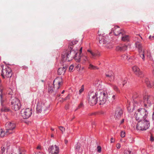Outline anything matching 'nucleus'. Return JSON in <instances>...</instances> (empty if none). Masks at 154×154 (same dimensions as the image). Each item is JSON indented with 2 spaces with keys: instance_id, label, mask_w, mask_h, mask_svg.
<instances>
[{
  "instance_id": "1",
  "label": "nucleus",
  "mask_w": 154,
  "mask_h": 154,
  "mask_svg": "<svg viewBox=\"0 0 154 154\" xmlns=\"http://www.w3.org/2000/svg\"><path fill=\"white\" fill-rule=\"evenodd\" d=\"M0 73L3 78L11 77L12 75L11 70L6 65H0Z\"/></svg>"
},
{
  "instance_id": "2",
  "label": "nucleus",
  "mask_w": 154,
  "mask_h": 154,
  "mask_svg": "<svg viewBox=\"0 0 154 154\" xmlns=\"http://www.w3.org/2000/svg\"><path fill=\"white\" fill-rule=\"evenodd\" d=\"M136 46L138 49L139 54L140 57L142 59L143 61L145 60V56L149 57L150 56L149 52L148 51L145 50L142 48L141 44L137 42L136 43Z\"/></svg>"
},
{
  "instance_id": "3",
  "label": "nucleus",
  "mask_w": 154,
  "mask_h": 154,
  "mask_svg": "<svg viewBox=\"0 0 154 154\" xmlns=\"http://www.w3.org/2000/svg\"><path fill=\"white\" fill-rule=\"evenodd\" d=\"M136 126L137 129L139 130H146L150 126V122L147 119L138 120Z\"/></svg>"
},
{
  "instance_id": "4",
  "label": "nucleus",
  "mask_w": 154,
  "mask_h": 154,
  "mask_svg": "<svg viewBox=\"0 0 154 154\" xmlns=\"http://www.w3.org/2000/svg\"><path fill=\"white\" fill-rule=\"evenodd\" d=\"M148 114L147 110L145 109H139L135 113V118L137 121L146 119Z\"/></svg>"
},
{
  "instance_id": "5",
  "label": "nucleus",
  "mask_w": 154,
  "mask_h": 154,
  "mask_svg": "<svg viewBox=\"0 0 154 154\" xmlns=\"http://www.w3.org/2000/svg\"><path fill=\"white\" fill-rule=\"evenodd\" d=\"M75 52L73 50L68 51L62 54V60L63 61H69L74 58Z\"/></svg>"
},
{
  "instance_id": "6",
  "label": "nucleus",
  "mask_w": 154,
  "mask_h": 154,
  "mask_svg": "<svg viewBox=\"0 0 154 154\" xmlns=\"http://www.w3.org/2000/svg\"><path fill=\"white\" fill-rule=\"evenodd\" d=\"M62 79L60 77H58L56 78L53 81V84L54 88L58 89L60 85L62 84ZM54 88L52 86L49 87L48 88V92L52 93L54 91Z\"/></svg>"
},
{
  "instance_id": "7",
  "label": "nucleus",
  "mask_w": 154,
  "mask_h": 154,
  "mask_svg": "<svg viewBox=\"0 0 154 154\" xmlns=\"http://www.w3.org/2000/svg\"><path fill=\"white\" fill-rule=\"evenodd\" d=\"M97 92L94 91L89 93L88 102L91 105H95L97 102Z\"/></svg>"
},
{
  "instance_id": "8",
  "label": "nucleus",
  "mask_w": 154,
  "mask_h": 154,
  "mask_svg": "<svg viewBox=\"0 0 154 154\" xmlns=\"http://www.w3.org/2000/svg\"><path fill=\"white\" fill-rule=\"evenodd\" d=\"M144 106L148 107L153 105L154 107V97L152 96H145L143 98Z\"/></svg>"
},
{
  "instance_id": "9",
  "label": "nucleus",
  "mask_w": 154,
  "mask_h": 154,
  "mask_svg": "<svg viewBox=\"0 0 154 154\" xmlns=\"http://www.w3.org/2000/svg\"><path fill=\"white\" fill-rule=\"evenodd\" d=\"M6 131L5 134H8L13 133L12 131L16 128L15 124L13 122H8L5 125Z\"/></svg>"
},
{
  "instance_id": "10",
  "label": "nucleus",
  "mask_w": 154,
  "mask_h": 154,
  "mask_svg": "<svg viewBox=\"0 0 154 154\" xmlns=\"http://www.w3.org/2000/svg\"><path fill=\"white\" fill-rule=\"evenodd\" d=\"M49 106H46L45 103L42 101L38 102L36 106V111L40 113L42 111H45L48 109Z\"/></svg>"
},
{
  "instance_id": "11",
  "label": "nucleus",
  "mask_w": 154,
  "mask_h": 154,
  "mask_svg": "<svg viewBox=\"0 0 154 154\" xmlns=\"http://www.w3.org/2000/svg\"><path fill=\"white\" fill-rule=\"evenodd\" d=\"M12 105V109L15 111L18 110L20 108L21 105L20 100L17 98H14L11 102Z\"/></svg>"
},
{
  "instance_id": "12",
  "label": "nucleus",
  "mask_w": 154,
  "mask_h": 154,
  "mask_svg": "<svg viewBox=\"0 0 154 154\" xmlns=\"http://www.w3.org/2000/svg\"><path fill=\"white\" fill-rule=\"evenodd\" d=\"M21 113L23 119H27L31 116L32 114V109L29 108L23 109L21 111Z\"/></svg>"
},
{
  "instance_id": "13",
  "label": "nucleus",
  "mask_w": 154,
  "mask_h": 154,
  "mask_svg": "<svg viewBox=\"0 0 154 154\" xmlns=\"http://www.w3.org/2000/svg\"><path fill=\"white\" fill-rule=\"evenodd\" d=\"M107 97V94L104 92L100 93L99 96L97 97L98 101L100 105L103 104L106 102Z\"/></svg>"
},
{
  "instance_id": "14",
  "label": "nucleus",
  "mask_w": 154,
  "mask_h": 154,
  "mask_svg": "<svg viewBox=\"0 0 154 154\" xmlns=\"http://www.w3.org/2000/svg\"><path fill=\"white\" fill-rule=\"evenodd\" d=\"M112 32H113L115 35H121L124 31L121 29L118 26H115L112 29Z\"/></svg>"
},
{
  "instance_id": "15",
  "label": "nucleus",
  "mask_w": 154,
  "mask_h": 154,
  "mask_svg": "<svg viewBox=\"0 0 154 154\" xmlns=\"http://www.w3.org/2000/svg\"><path fill=\"white\" fill-rule=\"evenodd\" d=\"M99 42L102 46H105L106 44L109 41L108 37L106 36L99 35L98 37Z\"/></svg>"
},
{
  "instance_id": "16",
  "label": "nucleus",
  "mask_w": 154,
  "mask_h": 154,
  "mask_svg": "<svg viewBox=\"0 0 154 154\" xmlns=\"http://www.w3.org/2000/svg\"><path fill=\"white\" fill-rule=\"evenodd\" d=\"M48 151L51 154H58L59 149L58 147L56 145H52L50 146Z\"/></svg>"
},
{
  "instance_id": "17",
  "label": "nucleus",
  "mask_w": 154,
  "mask_h": 154,
  "mask_svg": "<svg viewBox=\"0 0 154 154\" xmlns=\"http://www.w3.org/2000/svg\"><path fill=\"white\" fill-rule=\"evenodd\" d=\"M132 70L136 75L141 77H142V72L137 66H133L132 67Z\"/></svg>"
},
{
  "instance_id": "18",
  "label": "nucleus",
  "mask_w": 154,
  "mask_h": 154,
  "mask_svg": "<svg viewBox=\"0 0 154 154\" xmlns=\"http://www.w3.org/2000/svg\"><path fill=\"white\" fill-rule=\"evenodd\" d=\"M122 114V111L120 108H117L116 111L115 117L116 119H119Z\"/></svg>"
},
{
  "instance_id": "19",
  "label": "nucleus",
  "mask_w": 154,
  "mask_h": 154,
  "mask_svg": "<svg viewBox=\"0 0 154 154\" xmlns=\"http://www.w3.org/2000/svg\"><path fill=\"white\" fill-rule=\"evenodd\" d=\"M106 75L108 79L110 82L112 81L114 79V75L112 72L109 71L106 74Z\"/></svg>"
},
{
  "instance_id": "20",
  "label": "nucleus",
  "mask_w": 154,
  "mask_h": 154,
  "mask_svg": "<svg viewBox=\"0 0 154 154\" xmlns=\"http://www.w3.org/2000/svg\"><path fill=\"white\" fill-rule=\"evenodd\" d=\"M88 51L91 54V57L92 58L95 59L96 57H99L100 56V54L99 53L94 52L91 50H88Z\"/></svg>"
},
{
  "instance_id": "21",
  "label": "nucleus",
  "mask_w": 154,
  "mask_h": 154,
  "mask_svg": "<svg viewBox=\"0 0 154 154\" xmlns=\"http://www.w3.org/2000/svg\"><path fill=\"white\" fill-rule=\"evenodd\" d=\"M125 32L122 33L121 36L122 37V40L124 41H128L129 39V35L125 34Z\"/></svg>"
},
{
  "instance_id": "22",
  "label": "nucleus",
  "mask_w": 154,
  "mask_h": 154,
  "mask_svg": "<svg viewBox=\"0 0 154 154\" xmlns=\"http://www.w3.org/2000/svg\"><path fill=\"white\" fill-rule=\"evenodd\" d=\"M67 67V66H63V67L60 68L58 70V73L59 75H60L64 73Z\"/></svg>"
},
{
  "instance_id": "23",
  "label": "nucleus",
  "mask_w": 154,
  "mask_h": 154,
  "mask_svg": "<svg viewBox=\"0 0 154 154\" xmlns=\"http://www.w3.org/2000/svg\"><path fill=\"white\" fill-rule=\"evenodd\" d=\"M3 88V87L1 83V80L0 79V92H1V94H0V97L2 103L3 101L2 100V94Z\"/></svg>"
},
{
  "instance_id": "24",
  "label": "nucleus",
  "mask_w": 154,
  "mask_h": 154,
  "mask_svg": "<svg viewBox=\"0 0 154 154\" xmlns=\"http://www.w3.org/2000/svg\"><path fill=\"white\" fill-rule=\"evenodd\" d=\"M79 54H78L77 53H75V54L74 57L76 60V61L78 62H79L80 61L81 57V56L79 55Z\"/></svg>"
},
{
  "instance_id": "25",
  "label": "nucleus",
  "mask_w": 154,
  "mask_h": 154,
  "mask_svg": "<svg viewBox=\"0 0 154 154\" xmlns=\"http://www.w3.org/2000/svg\"><path fill=\"white\" fill-rule=\"evenodd\" d=\"M145 81L148 87L149 88H151L152 87V85L150 83V82L149 79L147 78L146 79H145Z\"/></svg>"
},
{
  "instance_id": "26",
  "label": "nucleus",
  "mask_w": 154,
  "mask_h": 154,
  "mask_svg": "<svg viewBox=\"0 0 154 154\" xmlns=\"http://www.w3.org/2000/svg\"><path fill=\"white\" fill-rule=\"evenodd\" d=\"M101 81L98 79H97L94 82V85L97 87H99L101 84Z\"/></svg>"
},
{
  "instance_id": "27",
  "label": "nucleus",
  "mask_w": 154,
  "mask_h": 154,
  "mask_svg": "<svg viewBox=\"0 0 154 154\" xmlns=\"http://www.w3.org/2000/svg\"><path fill=\"white\" fill-rule=\"evenodd\" d=\"M88 69L91 70H95L98 69V68L97 66L90 64L89 66Z\"/></svg>"
},
{
  "instance_id": "28",
  "label": "nucleus",
  "mask_w": 154,
  "mask_h": 154,
  "mask_svg": "<svg viewBox=\"0 0 154 154\" xmlns=\"http://www.w3.org/2000/svg\"><path fill=\"white\" fill-rule=\"evenodd\" d=\"M106 46H103V47L108 48V49H110L111 48H112V45L109 42V41H108V42H107L106 44H105Z\"/></svg>"
},
{
  "instance_id": "29",
  "label": "nucleus",
  "mask_w": 154,
  "mask_h": 154,
  "mask_svg": "<svg viewBox=\"0 0 154 154\" xmlns=\"http://www.w3.org/2000/svg\"><path fill=\"white\" fill-rule=\"evenodd\" d=\"M5 135V133L3 131V130L1 129L0 130V136L1 137H4Z\"/></svg>"
},
{
  "instance_id": "30",
  "label": "nucleus",
  "mask_w": 154,
  "mask_h": 154,
  "mask_svg": "<svg viewBox=\"0 0 154 154\" xmlns=\"http://www.w3.org/2000/svg\"><path fill=\"white\" fill-rule=\"evenodd\" d=\"M122 57L124 60H128L130 59V58L128 57V56L126 54H123L122 55Z\"/></svg>"
},
{
  "instance_id": "31",
  "label": "nucleus",
  "mask_w": 154,
  "mask_h": 154,
  "mask_svg": "<svg viewBox=\"0 0 154 154\" xmlns=\"http://www.w3.org/2000/svg\"><path fill=\"white\" fill-rule=\"evenodd\" d=\"M59 129L62 131V133L65 131V128L62 126H60L58 127Z\"/></svg>"
},
{
  "instance_id": "32",
  "label": "nucleus",
  "mask_w": 154,
  "mask_h": 154,
  "mask_svg": "<svg viewBox=\"0 0 154 154\" xmlns=\"http://www.w3.org/2000/svg\"><path fill=\"white\" fill-rule=\"evenodd\" d=\"M116 50L118 51H122V47L117 46L116 48Z\"/></svg>"
},
{
  "instance_id": "33",
  "label": "nucleus",
  "mask_w": 154,
  "mask_h": 154,
  "mask_svg": "<svg viewBox=\"0 0 154 154\" xmlns=\"http://www.w3.org/2000/svg\"><path fill=\"white\" fill-rule=\"evenodd\" d=\"M124 154H132L131 151L128 150H125L124 152Z\"/></svg>"
},
{
  "instance_id": "34",
  "label": "nucleus",
  "mask_w": 154,
  "mask_h": 154,
  "mask_svg": "<svg viewBox=\"0 0 154 154\" xmlns=\"http://www.w3.org/2000/svg\"><path fill=\"white\" fill-rule=\"evenodd\" d=\"M127 81V79L125 78L123 79V82H122L123 86H124L125 84L126 83Z\"/></svg>"
},
{
  "instance_id": "35",
  "label": "nucleus",
  "mask_w": 154,
  "mask_h": 154,
  "mask_svg": "<svg viewBox=\"0 0 154 154\" xmlns=\"http://www.w3.org/2000/svg\"><path fill=\"white\" fill-rule=\"evenodd\" d=\"M1 150L0 151V154H2L5 151V148L4 147H1Z\"/></svg>"
},
{
  "instance_id": "36",
  "label": "nucleus",
  "mask_w": 154,
  "mask_h": 154,
  "mask_svg": "<svg viewBox=\"0 0 154 154\" xmlns=\"http://www.w3.org/2000/svg\"><path fill=\"white\" fill-rule=\"evenodd\" d=\"M125 133L123 131H122L121 133V136L122 137H124L125 136Z\"/></svg>"
},
{
  "instance_id": "37",
  "label": "nucleus",
  "mask_w": 154,
  "mask_h": 154,
  "mask_svg": "<svg viewBox=\"0 0 154 154\" xmlns=\"http://www.w3.org/2000/svg\"><path fill=\"white\" fill-rule=\"evenodd\" d=\"M80 147V145L79 144H77L75 146V149L77 151H79Z\"/></svg>"
},
{
  "instance_id": "38",
  "label": "nucleus",
  "mask_w": 154,
  "mask_h": 154,
  "mask_svg": "<svg viewBox=\"0 0 154 154\" xmlns=\"http://www.w3.org/2000/svg\"><path fill=\"white\" fill-rule=\"evenodd\" d=\"M128 46L126 45H124L122 46V51H125L127 49Z\"/></svg>"
},
{
  "instance_id": "39",
  "label": "nucleus",
  "mask_w": 154,
  "mask_h": 154,
  "mask_svg": "<svg viewBox=\"0 0 154 154\" xmlns=\"http://www.w3.org/2000/svg\"><path fill=\"white\" fill-rule=\"evenodd\" d=\"M84 90V86L82 85V86L81 88L79 90V94H80Z\"/></svg>"
},
{
  "instance_id": "40",
  "label": "nucleus",
  "mask_w": 154,
  "mask_h": 154,
  "mask_svg": "<svg viewBox=\"0 0 154 154\" xmlns=\"http://www.w3.org/2000/svg\"><path fill=\"white\" fill-rule=\"evenodd\" d=\"M97 151L99 152H101V147L100 146H98L97 148Z\"/></svg>"
},
{
  "instance_id": "41",
  "label": "nucleus",
  "mask_w": 154,
  "mask_h": 154,
  "mask_svg": "<svg viewBox=\"0 0 154 154\" xmlns=\"http://www.w3.org/2000/svg\"><path fill=\"white\" fill-rule=\"evenodd\" d=\"M74 68V66L72 65H71L69 67V70L70 72L72 71Z\"/></svg>"
},
{
  "instance_id": "42",
  "label": "nucleus",
  "mask_w": 154,
  "mask_h": 154,
  "mask_svg": "<svg viewBox=\"0 0 154 154\" xmlns=\"http://www.w3.org/2000/svg\"><path fill=\"white\" fill-rule=\"evenodd\" d=\"M77 42V41H73L70 43V45L71 46L74 45L75 44H76Z\"/></svg>"
},
{
  "instance_id": "43",
  "label": "nucleus",
  "mask_w": 154,
  "mask_h": 154,
  "mask_svg": "<svg viewBox=\"0 0 154 154\" xmlns=\"http://www.w3.org/2000/svg\"><path fill=\"white\" fill-rule=\"evenodd\" d=\"M83 106V103H81L78 106V108L75 110V111H76L78 109L81 108V107L82 106Z\"/></svg>"
},
{
  "instance_id": "44",
  "label": "nucleus",
  "mask_w": 154,
  "mask_h": 154,
  "mask_svg": "<svg viewBox=\"0 0 154 154\" xmlns=\"http://www.w3.org/2000/svg\"><path fill=\"white\" fill-rule=\"evenodd\" d=\"M116 147L118 149H119L121 147V145L119 143H117L116 144Z\"/></svg>"
},
{
  "instance_id": "45",
  "label": "nucleus",
  "mask_w": 154,
  "mask_h": 154,
  "mask_svg": "<svg viewBox=\"0 0 154 154\" xmlns=\"http://www.w3.org/2000/svg\"><path fill=\"white\" fill-rule=\"evenodd\" d=\"M149 38L150 40H152L154 39V36L150 35L149 36Z\"/></svg>"
},
{
  "instance_id": "46",
  "label": "nucleus",
  "mask_w": 154,
  "mask_h": 154,
  "mask_svg": "<svg viewBox=\"0 0 154 154\" xmlns=\"http://www.w3.org/2000/svg\"><path fill=\"white\" fill-rule=\"evenodd\" d=\"M80 65L78 64L76 68L78 70H80Z\"/></svg>"
},
{
  "instance_id": "47",
  "label": "nucleus",
  "mask_w": 154,
  "mask_h": 154,
  "mask_svg": "<svg viewBox=\"0 0 154 154\" xmlns=\"http://www.w3.org/2000/svg\"><path fill=\"white\" fill-rule=\"evenodd\" d=\"M19 154H26L25 152L24 151H20L19 152Z\"/></svg>"
},
{
  "instance_id": "48",
  "label": "nucleus",
  "mask_w": 154,
  "mask_h": 154,
  "mask_svg": "<svg viewBox=\"0 0 154 154\" xmlns=\"http://www.w3.org/2000/svg\"><path fill=\"white\" fill-rule=\"evenodd\" d=\"M70 98V97L69 95H68L64 99V100L69 99Z\"/></svg>"
},
{
  "instance_id": "49",
  "label": "nucleus",
  "mask_w": 154,
  "mask_h": 154,
  "mask_svg": "<svg viewBox=\"0 0 154 154\" xmlns=\"http://www.w3.org/2000/svg\"><path fill=\"white\" fill-rule=\"evenodd\" d=\"M41 146L40 145H38L36 148L38 149H41Z\"/></svg>"
},
{
  "instance_id": "50",
  "label": "nucleus",
  "mask_w": 154,
  "mask_h": 154,
  "mask_svg": "<svg viewBox=\"0 0 154 154\" xmlns=\"http://www.w3.org/2000/svg\"><path fill=\"white\" fill-rule=\"evenodd\" d=\"M115 99V96L114 95H113L112 96V101H113Z\"/></svg>"
},
{
  "instance_id": "51",
  "label": "nucleus",
  "mask_w": 154,
  "mask_h": 154,
  "mask_svg": "<svg viewBox=\"0 0 154 154\" xmlns=\"http://www.w3.org/2000/svg\"><path fill=\"white\" fill-rule=\"evenodd\" d=\"M150 140L151 141H153L154 140V138L153 137L151 136L150 137Z\"/></svg>"
},
{
  "instance_id": "52",
  "label": "nucleus",
  "mask_w": 154,
  "mask_h": 154,
  "mask_svg": "<svg viewBox=\"0 0 154 154\" xmlns=\"http://www.w3.org/2000/svg\"><path fill=\"white\" fill-rule=\"evenodd\" d=\"M113 88H114V89L116 91H117L118 89V88H117V87L116 86H113Z\"/></svg>"
},
{
  "instance_id": "53",
  "label": "nucleus",
  "mask_w": 154,
  "mask_h": 154,
  "mask_svg": "<svg viewBox=\"0 0 154 154\" xmlns=\"http://www.w3.org/2000/svg\"><path fill=\"white\" fill-rule=\"evenodd\" d=\"M152 119L153 121H154V112H153V113L152 114Z\"/></svg>"
},
{
  "instance_id": "54",
  "label": "nucleus",
  "mask_w": 154,
  "mask_h": 154,
  "mask_svg": "<svg viewBox=\"0 0 154 154\" xmlns=\"http://www.w3.org/2000/svg\"><path fill=\"white\" fill-rule=\"evenodd\" d=\"M114 142V140L113 138H112L111 139V143H112Z\"/></svg>"
},
{
  "instance_id": "55",
  "label": "nucleus",
  "mask_w": 154,
  "mask_h": 154,
  "mask_svg": "<svg viewBox=\"0 0 154 154\" xmlns=\"http://www.w3.org/2000/svg\"><path fill=\"white\" fill-rule=\"evenodd\" d=\"M82 48H81L79 50V52H80V54L79 55H80V54L82 52Z\"/></svg>"
},
{
  "instance_id": "56",
  "label": "nucleus",
  "mask_w": 154,
  "mask_h": 154,
  "mask_svg": "<svg viewBox=\"0 0 154 154\" xmlns=\"http://www.w3.org/2000/svg\"><path fill=\"white\" fill-rule=\"evenodd\" d=\"M64 142L66 144L68 142V140L66 139H65L64 140Z\"/></svg>"
},
{
  "instance_id": "57",
  "label": "nucleus",
  "mask_w": 154,
  "mask_h": 154,
  "mask_svg": "<svg viewBox=\"0 0 154 154\" xmlns=\"http://www.w3.org/2000/svg\"><path fill=\"white\" fill-rule=\"evenodd\" d=\"M124 119H122V120L121 121V124H122L124 122Z\"/></svg>"
},
{
  "instance_id": "58",
  "label": "nucleus",
  "mask_w": 154,
  "mask_h": 154,
  "mask_svg": "<svg viewBox=\"0 0 154 154\" xmlns=\"http://www.w3.org/2000/svg\"><path fill=\"white\" fill-rule=\"evenodd\" d=\"M87 58L86 57H85V58L84 59V60L85 61L87 60Z\"/></svg>"
},
{
  "instance_id": "59",
  "label": "nucleus",
  "mask_w": 154,
  "mask_h": 154,
  "mask_svg": "<svg viewBox=\"0 0 154 154\" xmlns=\"http://www.w3.org/2000/svg\"><path fill=\"white\" fill-rule=\"evenodd\" d=\"M37 154H44L43 153H41L40 152H39L38 153H37Z\"/></svg>"
},
{
  "instance_id": "60",
  "label": "nucleus",
  "mask_w": 154,
  "mask_h": 154,
  "mask_svg": "<svg viewBox=\"0 0 154 154\" xmlns=\"http://www.w3.org/2000/svg\"><path fill=\"white\" fill-rule=\"evenodd\" d=\"M51 130H52V131H54V129H53V128H51Z\"/></svg>"
},
{
  "instance_id": "61",
  "label": "nucleus",
  "mask_w": 154,
  "mask_h": 154,
  "mask_svg": "<svg viewBox=\"0 0 154 154\" xmlns=\"http://www.w3.org/2000/svg\"><path fill=\"white\" fill-rule=\"evenodd\" d=\"M64 92H65V91H64V90H63V91H62V92L61 93H62V94H63V93H64Z\"/></svg>"
},
{
  "instance_id": "62",
  "label": "nucleus",
  "mask_w": 154,
  "mask_h": 154,
  "mask_svg": "<svg viewBox=\"0 0 154 154\" xmlns=\"http://www.w3.org/2000/svg\"><path fill=\"white\" fill-rule=\"evenodd\" d=\"M51 137H54V135L53 134H52L51 136Z\"/></svg>"
},
{
  "instance_id": "63",
  "label": "nucleus",
  "mask_w": 154,
  "mask_h": 154,
  "mask_svg": "<svg viewBox=\"0 0 154 154\" xmlns=\"http://www.w3.org/2000/svg\"><path fill=\"white\" fill-rule=\"evenodd\" d=\"M154 86V81L152 82V86Z\"/></svg>"
},
{
  "instance_id": "64",
  "label": "nucleus",
  "mask_w": 154,
  "mask_h": 154,
  "mask_svg": "<svg viewBox=\"0 0 154 154\" xmlns=\"http://www.w3.org/2000/svg\"><path fill=\"white\" fill-rule=\"evenodd\" d=\"M152 73H153V75H154V70H153L152 71Z\"/></svg>"
}]
</instances>
